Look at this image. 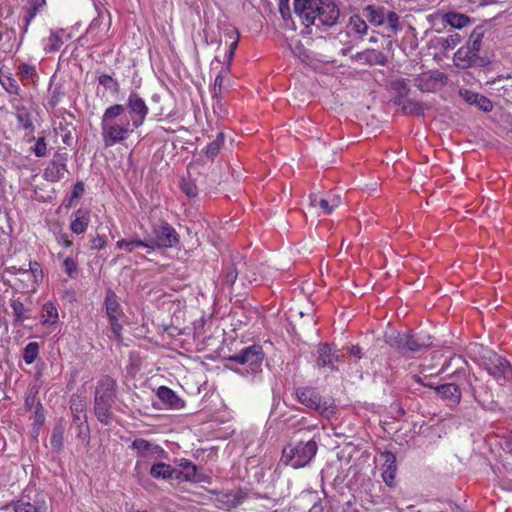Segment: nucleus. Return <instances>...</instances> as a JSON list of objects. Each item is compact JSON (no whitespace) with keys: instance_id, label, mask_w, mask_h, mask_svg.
<instances>
[{"instance_id":"obj_40","label":"nucleus","mask_w":512,"mask_h":512,"mask_svg":"<svg viewBox=\"0 0 512 512\" xmlns=\"http://www.w3.org/2000/svg\"><path fill=\"white\" fill-rule=\"evenodd\" d=\"M180 188L182 192L190 198L198 195V188L191 178H183L180 182Z\"/></svg>"},{"instance_id":"obj_62","label":"nucleus","mask_w":512,"mask_h":512,"mask_svg":"<svg viewBox=\"0 0 512 512\" xmlns=\"http://www.w3.org/2000/svg\"><path fill=\"white\" fill-rule=\"evenodd\" d=\"M222 83H223V77L221 74H218L217 77L215 78L214 87H213L215 96H218L221 93Z\"/></svg>"},{"instance_id":"obj_59","label":"nucleus","mask_w":512,"mask_h":512,"mask_svg":"<svg viewBox=\"0 0 512 512\" xmlns=\"http://www.w3.org/2000/svg\"><path fill=\"white\" fill-rule=\"evenodd\" d=\"M37 11L38 10H37L36 4H32V7L30 8L28 15L24 19L25 20L24 32L27 31L31 20L35 17Z\"/></svg>"},{"instance_id":"obj_44","label":"nucleus","mask_w":512,"mask_h":512,"mask_svg":"<svg viewBox=\"0 0 512 512\" xmlns=\"http://www.w3.org/2000/svg\"><path fill=\"white\" fill-rule=\"evenodd\" d=\"M51 446L54 450L59 452L63 445V428L62 426H56L50 438Z\"/></svg>"},{"instance_id":"obj_27","label":"nucleus","mask_w":512,"mask_h":512,"mask_svg":"<svg viewBox=\"0 0 512 512\" xmlns=\"http://www.w3.org/2000/svg\"><path fill=\"white\" fill-rule=\"evenodd\" d=\"M362 15L371 24L380 26L385 22V8L376 7L374 5H367L362 10Z\"/></svg>"},{"instance_id":"obj_12","label":"nucleus","mask_w":512,"mask_h":512,"mask_svg":"<svg viewBox=\"0 0 512 512\" xmlns=\"http://www.w3.org/2000/svg\"><path fill=\"white\" fill-rule=\"evenodd\" d=\"M67 161L68 154L58 150L44 171L45 179L50 182L60 181L64 177V174L67 172Z\"/></svg>"},{"instance_id":"obj_14","label":"nucleus","mask_w":512,"mask_h":512,"mask_svg":"<svg viewBox=\"0 0 512 512\" xmlns=\"http://www.w3.org/2000/svg\"><path fill=\"white\" fill-rule=\"evenodd\" d=\"M381 456L384 458V463L382 465V479L388 487L393 488L396 486V456L391 451H384L381 453Z\"/></svg>"},{"instance_id":"obj_47","label":"nucleus","mask_w":512,"mask_h":512,"mask_svg":"<svg viewBox=\"0 0 512 512\" xmlns=\"http://www.w3.org/2000/svg\"><path fill=\"white\" fill-rule=\"evenodd\" d=\"M32 151L37 157H45L47 155V143L45 137H39L34 147H32Z\"/></svg>"},{"instance_id":"obj_61","label":"nucleus","mask_w":512,"mask_h":512,"mask_svg":"<svg viewBox=\"0 0 512 512\" xmlns=\"http://www.w3.org/2000/svg\"><path fill=\"white\" fill-rule=\"evenodd\" d=\"M318 205L323 209L325 214H330L333 211V207L328 199H320Z\"/></svg>"},{"instance_id":"obj_19","label":"nucleus","mask_w":512,"mask_h":512,"mask_svg":"<svg viewBox=\"0 0 512 512\" xmlns=\"http://www.w3.org/2000/svg\"><path fill=\"white\" fill-rule=\"evenodd\" d=\"M150 475L155 479L170 480L181 477L178 469L164 462H158L151 466Z\"/></svg>"},{"instance_id":"obj_31","label":"nucleus","mask_w":512,"mask_h":512,"mask_svg":"<svg viewBox=\"0 0 512 512\" xmlns=\"http://www.w3.org/2000/svg\"><path fill=\"white\" fill-rule=\"evenodd\" d=\"M180 466L182 470H178V473H180L181 477L176 478V480L197 481V467L192 462L184 459L181 461Z\"/></svg>"},{"instance_id":"obj_29","label":"nucleus","mask_w":512,"mask_h":512,"mask_svg":"<svg viewBox=\"0 0 512 512\" xmlns=\"http://www.w3.org/2000/svg\"><path fill=\"white\" fill-rule=\"evenodd\" d=\"M428 108L429 107L423 102L406 99L403 103L402 111L404 114L421 117L424 116L425 110Z\"/></svg>"},{"instance_id":"obj_26","label":"nucleus","mask_w":512,"mask_h":512,"mask_svg":"<svg viewBox=\"0 0 512 512\" xmlns=\"http://www.w3.org/2000/svg\"><path fill=\"white\" fill-rule=\"evenodd\" d=\"M90 221V211L78 209L75 212V219L70 224V229L75 234H82L86 231Z\"/></svg>"},{"instance_id":"obj_25","label":"nucleus","mask_w":512,"mask_h":512,"mask_svg":"<svg viewBox=\"0 0 512 512\" xmlns=\"http://www.w3.org/2000/svg\"><path fill=\"white\" fill-rule=\"evenodd\" d=\"M70 409L73 414V424H85L87 420L86 403L80 397L72 396Z\"/></svg>"},{"instance_id":"obj_42","label":"nucleus","mask_w":512,"mask_h":512,"mask_svg":"<svg viewBox=\"0 0 512 512\" xmlns=\"http://www.w3.org/2000/svg\"><path fill=\"white\" fill-rule=\"evenodd\" d=\"M11 307L13 309V314L16 321L23 322L26 318H28L26 315L27 309L20 300H12Z\"/></svg>"},{"instance_id":"obj_28","label":"nucleus","mask_w":512,"mask_h":512,"mask_svg":"<svg viewBox=\"0 0 512 512\" xmlns=\"http://www.w3.org/2000/svg\"><path fill=\"white\" fill-rule=\"evenodd\" d=\"M391 88L397 93L393 103L402 107L410 92L408 80L404 78L396 79L391 82Z\"/></svg>"},{"instance_id":"obj_46","label":"nucleus","mask_w":512,"mask_h":512,"mask_svg":"<svg viewBox=\"0 0 512 512\" xmlns=\"http://www.w3.org/2000/svg\"><path fill=\"white\" fill-rule=\"evenodd\" d=\"M460 41L461 36L458 33H454L446 38H442L440 40V44L444 49H453L456 45L460 43Z\"/></svg>"},{"instance_id":"obj_41","label":"nucleus","mask_w":512,"mask_h":512,"mask_svg":"<svg viewBox=\"0 0 512 512\" xmlns=\"http://www.w3.org/2000/svg\"><path fill=\"white\" fill-rule=\"evenodd\" d=\"M415 86L422 92H433L435 91V85H433L430 76H419L415 78Z\"/></svg>"},{"instance_id":"obj_23","label":"nucleus","mask_w":512,"mask_h":512,"mask_svg":"<svg viewBox=\"0 0 512 512\" xmlns=\"http://www.w3.org/2000/svg\"><path fill=\"white\" fill-rule=\"evenodd\" d=\"M244 269L245 270L247 269V265L245 262L239 261V262L233 263L225 272L224 283L228 286H232L235 283L239 274L244 275V278L247 279L249 283L256 281L255 278L250 279L247 276L248 274L244 272Z\"/></svg>"},{"instance_id":"obj_34","label":"nucleus","mask_w":512,"mask_h":512,"mask_svg":"<svg viewBox=\"0 0 512 512\" xmlns=\"http://www.w3.org/2000/svg\"><path fill=\"white\" fill-rule=\"evenodd\" d=\"M117 247L119 249H124L127 252H132L138 247H145L150 250H153V245H150L148 241L143 240H127V239H121L117 242Z\"/></svg>"},{"instance_id":"obj_53","label":"nucleus","mask_w":512,"mask_h":512,"mask_svg":"<svg viewBox=\"0 0 512 512\" xmlns=\"http://www.w3.org/2000/svg\"><path fill=\"white\" fill-rule=\"evenodd\" d=\"M77 427V437L81 438L83 441L89 438L90 429L88 423L85 424H74Z\"/></svg>"},{"instance_id":"obj_6","label":"nucleus","mask_w":512,"mask_h":512,"mask_svg":"<svg viewBox=\"0 0 512 512\" xmlns=\"http://www.w3.org/2000/svg\"><path fill=\"white\" fill-rule=\"evenodd\" d=\"M317 449V443L313 439L288 444L283 448L282 461L296 469L305 467L314 458Z\"/></svg>"},{"instance_id":"obj_8","label":"nucleus","mask_w":512,"mask_h":512,"mask_svg":"<svg viewBox=\"0 0 512 512\" xmlns=\"http://www.w3.org/2000/svg\"><path fill=\"white\" fill-rule=\"evenodd\" d=\"M154 248H172L179 243L176 230L166 222L153 225L152 237L148 240Z\"/></svg>"},{"instance_id":"obj_20","label":"nucleus","mask_w":512,"mask_h":512,"mask_svg":"<svg viewBox=\"0 0 512 512\" xmlns=\"http://www.w3.org/2000/svg\"><path fill=\"white\" fill-rule=\"evenodd\" d=\"M333 350L327 343H321L317 349L316 365L319 368H329L331 372L338 371L335 365H332Z\"/></svg>"},{"instance_id":"obj_30","label":"nucleus","mask_w":512,"mask_h":512,"mask_svg":"<svg viewBox=\"0 0 512 512\" xmlns=\"http://www.w3.org/2000/svg\"><path fill=\"white\" fill-rule=\"evenodd\" d=\"M443 20L456 29H461L470 23V18L467 15L454 12L446 13Z\"/></svg>"},{"instance_id":"obj_18","label":"nucleus","mask_w":512,"mask_h":512,"mask_svg":"<svg viewBox=\"0 0 512 512\" xmlns=\"http://www.w3.org/2000/svg\"><path fill=\"white\" fill-rule=\"evenodd\" d=\"M384 341L390 347L396 349L402 355H407V331L399 332L396 330L386 331Z\"/></svg>"},{"instance_id":"obj_36","label":"nucleus","mask_w":512,"mask_h":512,"mask_svg":"<svg viewBox=\"0 0 512 512\" xmlns=\"http://www.w3.org/2000/svg\"><path fill=\"white\" fill-rule=\"evenodd\" d=\"M59 129L62 132L61 136L63 143L70 147L73 143V132L75 131V127L72 123H69L64 119V123H59Z\"/></svg>"},{"instance_id":"obj_9","label":"nucleus","mask_w":512,"mask_h":512,"mask_svg":"<svg viewBox=\"0 0 512 512\" xmlns=\"http://www.w3.org/2000/svg\"><path fill=\"white\" fill-rule=\"evenodd\" d=\"M125 107V112L129 113L130 118L129 121L132 124L133 128L140 127L144 121L146 116L148 115L149 109L142 97L134 91H132L126 104H122Z\"/></svg>"},{"instance_id":"obj_55","label":"nucleus","mask_w":512,"mask_h":512,"mask_svg":"<svg viewBox=\"0 0 512 512\" xmlns=\"http://www.w3.org/2000/svg\"><path fill=\"white\" fill-rule=\"evenodd\" d=\"M83 193H84V184L80 181L75 183L74 187H73L72 195L70 198V203L74 199H79L83 195Z\"/></svg>"},{"instance_id":"obj_50","label":"nucleus","mask_w":512,"mask_h":512,"mask_svg":"<svg viewBox=\"0 0 512 512\" xmlns=\"http://www.w3.org/2000/svg\"><path fill=\"white\" fill-rule=\"evenodd\" d=\"M63 265H64V268H65V272L67 273V275L69 277H73L77 273L78 266H77V263L74 261L73 258L67 257L64 260Z\"/></svg>"},{"instance_id":"obj_7","label":"nucleus","mask_w":512,"mask_h":512,"mask_svg":"<svg viewBox=\"0 0 512 512\" xmlns=\"http://www.w3.org/2000/svg\"><path fill=\"white\" fill-rule=\"evenodd\" d=\"M264 358L265 354L262 346L259 344H253L241 349L238 353H235L226 359L230 362L247 366V371L250 373H257L262 369L261 367Z\"/></svg>"},{"instance_id":"obj_4","label":"nucleus","mask_w":512,"mask_h":512,"mask_svg":"<svg viewBox=\"0 0 512 512\" xmlns=\"http://www.w3.org/2000/svg\"><path fill=\"white\" fill-rule=\"evenodd\" d=\"M117 399V382L109 375L102 376L94 392V414L104 425L112 420V406Z\"/></svg>"},{"instance_id":"obj_63","label":"nucleus","mask_w":512,"mask_h":512,"mask_svg":"<svg viewBox=\"0 0 512 512\" xmlns=\"http://www.w3.org/2000/svg\"><path fill=\"white\" fill-rule=\"evenodd\" d=\"M348 353L357 359H361L363 357L362 348L358 345L351 346L348 349Z\"/></svg>"},{"instance_id":"obj_24","label":"nucleus","mask_w":512,"mask_h":512,"mask_svg":"<svg viewBox=\"0 0 512 512\" xmlns=\"http://www.w3.org/2000/svg\"><path fill=\"white\" fill-rule=\"evenodd\" d=\"M105 309L109 319L120 318L123 315L122 308L118 302L117 295L111 289L106 291Z\"/></svg>"},{"instance_id":"obj_16","label":"nucleus","mask_w":512,"mask_h":512,"mask_svg":"<svg viewBox=\"0 0 512 512\" xmlns=\"http://www.w3.org/2000/svg\"><path fill=\"white\" fill-rule=\"evenodd\" d=\"M432 346L431 336L407 331V354L415 353Z\"/></svg>"},{"instance_id":"obj_54","label":"nucleus","mask_w":512,"mask_h":512,"mask_svg":"<svg viewBox=\"0 0 512 512\" xmlns=\"http://www.w3.org/2000/svg\"><path fill=\"white\" fill-rule=\"evenodd\" d=\"M35 74V69L33 66L28 65L26 63L20 65L19 67V75L22 78H30Z\"/></svg>"},{"instance_id":"obj_51","label":"nucleus","mask_w":512,"mask_h":512,"mask_svg":"<svg viewBox=\"0 0 512 512\" xmlns=\"http://www.w3.org/2000/svg\"><path fill=\"white\" fill-rule=\"evenodd\" d=\"M106 245V236L97 234L91 239V249L100 250Z\"/></svg>"},{"instance_id":"obj_49","label":"nucleus","mask_w":512,"mask_h":512,"mask_svg":"<svg viewBox=\"0 0 512 512\" xmlns=\"http://www.w3.org/2000/svg\"><path fill=\"white\" fill-rule=\"evenodd\" d=\"M49 45L46 48L48 52H54L60 49L63 41L57 33H52L49 37Z\"/></svg>"},{"instance_id":"obj_52","label":"nucleus","mask_w":512,"mask_h":512,"mask_svg":"<svg viewBox=\"0 0 512 512\" xmlns=\"http://www.w3.org/2000/svg\"><path fill=\"white\" fill-rule=\"evenodd\" d=\"M111 331L115 335V338L118 341H121V331H122V325L119 323V318L109 319Z\"/></svg>"},{"instance_id":"obj_32","label":"nucleus","mask_w":512,"mask_h":512,"mask_svg":"<svg viewBox=\"0 0 512 512\" xmlns=\"http://www.w3.org/2000/svg\"><path fill=\"white\" fill-rule=\"evenodd\" d=\"M492 89L498 92L499 95L512 91V77L510 75L504 77L499 76L490 82Z\"/></svg>"},{"instance_id":"obj_13","label":"nucleus","mask_w":512,"mask_h":512,"mask_svg":"<svg viewBox=\"0 0 512 512\" xmlns=\"http://www.w3.org/2000/svg\"><path fill=\"white\" fill-rule=\"evenodd\" d=\"M131 448L136 451L138 457L144 458L147 455H155L157 458L162 459L167 456L163 448L143 438L135 439L131 444Z\"/></svg>"},{"instance_id":"obj_58","label":"nucleus","mask_w":512,"mask_h":512,"mask_svg":"<svg viewBox=\"0 0 512 512\" xmlns=\"http://www.w3.org/2000/svg\"><path fill=\"white\" fill-rule=\"evenodd\" d=\"M37 11L38 10H37L36 4H32V7L30 8L28 15L24 19L25 20L24 32L27 31L31 20L35 17Z\"/></svg>"},{"instance_id":"obj_3","label":"nucleus","mask_w":512,"mask_h":512,"mask_svg":"<svg viewBox=\"0 0 512 512\" xmlns=\"http://www.w3.org/2000/svg\"><path fill=\"white\" fill-rule=\"evenodd\" d=\"M125 107L114 104L106 108L101 118L102 139L105 147H112L126 141L133 132Z\"/></svg>"},{"instance_id":"obj_10","label":"nucleus","mask_w":512,"mask_h":512,"mask_svg":"<svg viewBox=\"0 0 512 512\" xmlns=\"http://www.w3.org/2000/svg\"><path fill=\"white\" fill-rule=\"evenodd\" d=\"M484 366L487 372L498 381H508L512 378L511 364L496 353H490L484 357Z\"/></svg>"},{"instance_id":"obj_45","label":"nucleus","mask_w":512,"mask_h":512,"mask_svg":"<svg viewBox=\"0 0 512 512\" xmlns=\"http://www.w3.org/2000/svg\"><path fill=\"white\" fill-rule=\"evenodd\" d=\"M98 82L100 85L104 86L107 89H113L114 91H118L119 89L118 82L108 74L100 75L98 78Z\"/></svg>"},{"instance_id":"obj_5","label":"nucleus","mask_w":512,"mask_h":512,"mask_svg":"<svg viewBox=\"0 0 512 512\" xmlns=\"http://www.w3.org/2000/svg\"><path fill=\"white\" fill-rule=\"evenodd\" d=\"M483 32L479 29L473 30L466 45L462 46L454 54L455 65L465 69L468 67H483L488 61L479 55L482 44Z\"/></svg>"},{"instance_id":"obj_15","label":"nucleus","mask_w":512,"mask_h":512,"mask_svg":"<svg viewBox=\"0 0 512 512\" xmlns=\"http://www.w3.org/2000/svg\"><path fill=\"white\" fill-rule=\"evenodd\" d=\"M351 60L369 66H384L388 62L387 56L384 53L377 51L375 49H366L364 51L358 52L355 55L351 56Z\"/></svg>"},{"instance_id":"obj_2","label":"nucleus","mask_w":512,"mask_h":512,"mask_svg":"<svg viewBox=\"0 0 512 512\" xmlns=\"http://www.w3.org/2000/svg\"><path fill=\"white\" fill-rule=\"evenodd\" d=\"M293 6L306 27L327 29L340 19V9L334 0H294Z\"/></svg>"},{"instance_id":"obj_39","label":"nucleus","mask_w":512,"mask_h":512,"mask_svg":"<svg viewBox=\"0 0 512 512\" xmlns=\"http://www.w3.org/2000/svg\"><path fill=\"white\" fill-rule=\"evenodd\" d=\"M349 26L357 34H366L368 30L365 20L359 15H352L350 17Z\"/></svg>"},{"instance_id":"obj_38","label":"nucleus","mask_w":512,"mask_h":512,"mask_svg":"<svg viewBox=\"0 0 512 512\" xmlns=\"http://www.w3.org/2000/svg\"><path fill=\"white\" fill-rule=\"evenodd\" d=\"M39 353V345L37 342L28 343L23 350V359L27 364H32Z\"/></svg>"},{"instance_id":"obj_21","label":"nucleus","mask_w":512,"mask_h":512,"mask_svg":"<svg viewBox=\"0 0 512 512\" xmlns=\"http://www.w3.org/2000/svg\"><path fill=\"white\" fill-rule=\"evenodd\" d=\"M460 95L464 100L469 103L476 105L479 109L484 112H490L493 109L492 102L485 96L480 95L470 90H460Z\"/></svg>"},{"instance_id":"obj_35","label":"nucleus","mask_w":512,"mask_h":512,"mask_svg":"<svg viewBox=\"0 0 512 512\" xmlns=\"http://www.w3.org/2000/svg\"><path fill=\"white\" fill-rule=\"evenodd\" d=\"M0 83L8 93L19 95V85L11 74H4L0 71Z\"/></svg>"},{"instance_id":"obj_60","label":"nucleus","mask_w":512,"mask_h":512,"mask_svg":"<svg viewBox=\"0 0 512 512\" xmlns=\"http://www.w3.org/2000/svg\"><path fill=\"white\" fill-rule=\"evenodd\" d=\"M429 76L432 80L433 85H435V86H436L437 82L444 83L447 79L446 75L439 71H435L432 74H430Z\"/></svg>"},{"instance_id":"obj_56","label":"nucleus","mask_w":512,"mask_h":512,"mask_svg":"<svg viewBox=\"0 0 512 512\" xmlns=\"http://www.w3.org/2000/svg\"><path fill=\"white\" fill-rule=\"evenodd\" d=\"M219 151H220V147H218V144H214L213 142H211L206 147L205 154L208 158L213 160L218 155Z\"/></svg>"},{"instance_id":"obj_64","label":"nucleus","mask_w":512,"mask_h":512,"mask_svg":"<svg viewBox=\"0 0 512 512\" xmlns=\"http://www.w3.org/2000/svg\"><path fill=\"white\" fill-rule=\"evenodd\" d=\"M329 201L333 208L337 207L340 204V197L338 195H332Z\"/></svg>"},{"instance_id":"obj_43","label":"nucleus","mask_w":512,"mask_h":512,"mask_svg":"<svg viewBox=\"0 0 512 512\" xmlns=\"http://www.w3.org/2000/svg\"><path fill=\"white\" fill-rule=\"evenodd\" d=\"M42 316L45 318L46 323H55L58 320V312L52 303H46L43 306Z\"/></svg>"},{"instance_id":"obj_37","label":"nucleus","mask_w":512,"mask_h":512,"mask_svg":"<svg viewBox=\"0 0 512 512\" xmlns=\"http://www.w3.org/2000/svg\"><path fill=\"white\" fill-rule=\"evenodd\" d=\"M16 118L21 124L23 129H29L33 127V123L30 118V113L24 106H16Z\"/></svg>"},{"instance_id":"obj_57","label":"nucleus","mask_w":512,"mask_h":512,"mask_svg":"<svg viewBox=\"0 0 512 512\" xmlns=\"http://www.w3.org/2000/svg\"><path fill=\"white\" fill-rule=\"evenodd\" d=\"M228 34L229 35L231 34V35L235 36L234 40L229 45V49L232 50V51H235L237 49V46H238V43H239V39H240L239 31L236 28H232V29H229Z\"/></svg>"},{"instance_id":"obj_11","label":"nucleus","mask_w":512,"mask_h":512,"mask_svg":"<svg viewBox=\"0 0 512 512\" xmlns=\"http://www.w3.org/2000/svg\"><path fill=\"white\" fill-rule=\"evenodd\" d=\"M298 401L308 408H311L320 414H328L330 405L323 400L320 394L311 387L298 388L296 390Z\"/></svg>"},{"instance_id":"obj_48","label":"nucleus","mask_w":512,"mask_h":512,"mask_svg":"<svg viewBox=\"0 0 512 512\" xmlns=\"http://www.w3.org/2000/svg\"><path fill=\"white\" fill-rule=\"evenodd\" d=\"M385 19L393 32H397L400 29L399 25V15L394 11H389L387 15H385Z\"/></svg>"},{"instance_id":"obj_33","label":"nucleus","mask_w":512,"mask_h":512,"mask_svg":"<svg viewBox=\"0 0 512 512\" xmlns=\"http://www.w3.org/2000/svg\"><path fill=\"white\" fill-rule=\"evenodd\" d=\"M11 505L13 506L14 512H40L44 505V501H35L34 503H30L22 498Z\"/></svg>"},{"instance_id":"obj_22","label":"nucleus","mask_w":512,"mask_h":512,"mask_svg":"<svg viewBox=\"0 0 512 512\" xmlns=\"http://www.w3.org/2000/svg\"><path fill=\"white\" fill-rule=\"evenodd\" d=\"M157 396L163 404L167 405L171 409H180L184 407V401L176 395L172 389L166 386L158 388Z\"/></svg>"},{"instance_id":"obj_1","label":"nucleus","mask_w":512,"mask_h":512,"mask_svg":"<svg viewBox=\"0 0 512 512\" xmlns=\"http://www.w3.org/2000/svg\"><path fill=\"white\" fill-rule=\"evenodd\" d=\"M442 371L447 373V382L436 385L435 392L448 406H457L460 403L462 391L466 390V388L470 389L472 396L478 403H482L469 377L467 362L462 357L455 356L450 358Z\"/></svg>"},{"instance_id":"obj_17","label":"nucleus","mask_w":512,"mask_h":512,"mask_svg":"<svg viewBox=\"0 0 512 512\" xmlns=\"http://www.w3.org/2000/svg\"><path fill=\"white\" fill-rule=\"evenodd\" d=\"M384 341L390 347L396 349L402 355H407V331L399 332L396 330L386 331Z\"/></svg>"}]
</instances>
